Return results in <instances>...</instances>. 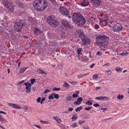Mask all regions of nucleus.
Instances as JSON below:
<instances>
[{"label":"nucleus","mask_w":129,"mask_h":129,"mask_svg":"<svg viewBox=\"0 0 129 129\" xmlns=\"http://www.w3.org/2000/svg\"><path fill=\"white\" fill-rule=\"evenodd\" d=\"M48 6L46 0H36L33 3L35 9L40 12L45 10Z\"/></svg>","instance_id":"1"},{"label":"nucleus","mask_w":129,"mask_h":129,"mask_svg":"<svg viewBox=\"0 0 129 129\" xmlns=\"http://www.w3.org/2000/svg\"><path fill=\"white\" fill-rule=\"evenodd\" d=\"M72 19L75 23L76 24L78 23V25L83 26L86 23L85 19L81 14L76 13L74 14L72 16Z\"/></svg>","instance_id":"2"},{"label":"nucleus","mask_w":129,"mask_h":129,"mask_svg":"<svg viewBox=\"0 0 129 129\" xmlns=\"http://www.w3.org/2000/svg\"><path fill=\"white\" fill-rule=\"evenodd\" d=\"M109 40L108 38L105 36L99 35L96 38V42L100 44V46L101 50H103L105 49V47L108 44V41Z\"/></svg>","instance_id":"3"},{"label":"nucleus","mask_w":129,"mask_h":129,"mask_svg":"<svg viewBox=\"0 0 129 129\" xmlns=\"http://www.w3.org/2000/svg\"><path fill=\"white\" fill-rule=\"evenodd\" d=\"M26 21L24 20H20L18 22L15 23L14 24V29L16 31L18 32H20L22 27L25 24Z\"/></svg>","instance_id":"4"},{"label":"nucleus","mask_w":129,"mask_h":129,"mask_svg":"<svg viewBox=\"0 0 129 129\" xmlns=\"http://www.w3.org/2000/svg\"><path fill=\"white\" fill-rule=\"evenodd\" d=\"M47 22L51 26L54 27L57 26L58 25V23L57 20H55L54 18L50 16H49L47 17Z\"/></svg>","instance_id":"5"},{"label":"nucleus","mask_w":129,"mask_h":129,"mask_svg":"<svg viewBox=\"0 0 129 129\" xmlns=\"http://www.w3.org/2000/svg\"><path fill=\"white\" fill-rule=\"evenodd\" d=\"M3 3L5 7V10L8 12L11 13L13 10L14 8L10 2L7 0L3 1Z\"/></svg>","instance_id":"6"},{"label":"nucleus","mask_w":129,"mask_h":129,"mask_svg":"<svg viewBox=\"0 0 129 129\" xmlns=\"http://www.w3.org/2000/svg\"><path fill=\"white\" fill-rule=\"evenodd\" d=\"M122 28V24L117 23L113 26L112 30L114 32H118L121 30Z\"/></svg>","instance_id":"7"},{"label":"nucleus","mask_w":129,"mask_h":129,"mask_svg":"<svg viewBox=\"0 0 129 129\" xmlns=\"http://www.w3.org/2000/svg\"><path fill=\"white\" fill-rule=\"evenodd\" d=\"M59 11L62 14L67 16L70 14V12L65 7L61 6L59 9Z\"/></svg>","instance_id":"8"},{"label":"nucleus","mask_w":129,"mask_h":129,"mask_svg":"<svg viewBox=\"0 0 129 129\" xmlns=\"http://www.w3.org/2000/svg\"><path fill=\"white\" fill-rule=\"evenodd\" d=\"M61 23L62 26H63L65 28H72L73 26L71 25L65 19L61 20Z\"/></svg>","instance_id":"9"},{"label":"nucleus","mask_w":129,"mask_h":129,"mask_svg":"<svg viewBox=\"0 0 129 129\" xmlns=\"http://www.w3.org/2000/svg\"><path fill=\"white\" fill-rule=\"evenodd\" d=\"M77 31L78 36H79V37L81 38V40L86 37L85 36L83 32L81 30H78Z\"/></svg>","instance_id":"10"},{"label":"nucleus","mask_w":129,"mask_h":129,"mask_svg":"<svg viewBox=\"0 0 129 129\" xmlns=\"http://www.w3.org/2000/svg\"><path fill=\"white\" fill-rule=\"evenodd\" d=\"M82 42H83L82 45L83 46H84L85 45L88 44L90 43V40L89 39L87 38L86 37L83 39H82L81 40Z\"/></svg>","instance_id":"11"},{"label":"nucleus","mask_w":129,"mask_h":129,"mask_svg":"<svg viewBox=\"0 0 129 129\" xmlns=\"http://www.w3.org/2000/svg\"><path fill=\"white\" fill-rule=\"evenodd\" d=\"M8 105L10 107H11L12 108H14L17 109H20L21 108V106L17 104L12 103H8Z\"/></svg>","instance_id":"12"},{"label":"nucleus","mask_w":129,"mask_h":129,"mask_svg":"<svg viewBox=\"0 0 129 129\" xmlns=\"http://www.w3.org/2000/svg\"><path fill=\"white\" fill-rule=\"evenodd\" d=\"M24 85H25L26 86V88L27 89L30 90L31 85V84L28 82L26 83H24Z\"/></svg>","instance_id":"13"},{"label":"nucleus","mask_w":129,"mask_h":129,"mask_svg":"<svg viewBox=\"0 0 129 129\" xmlns=\"http://www.w3.org/2000/svg\"><path fill=\"white\" fill-rule=\"evenodd\" d=\"M28 20L32 22H36L37 21V19L35 18H33L32 17H28Z\"/></svg>","instance_id":"14"},{"label":"nucleus","mask_w":129,"mask_h":129,"mask_svg":"<svg viewBox=\"0 0 129 129\" xmlns=\"http://www.w3.org/2000/svg\"><path fill=\"white\" fill-rule=\"evenodd\" d=\"M91 1L94 2V3L96 4L98 6L100 5V4L101 3V0H90Z\"/></svg>","instance_id":"15"},{"label":"nucleus","mask_w":129,"mask_h":129,"mask_svg":"<svg viewBox=\"0 0 129 129\" xmlns=\"http://www.w3.org/2000/svg\"><path fill=\"white\" fill-rule=\"evenodd\" d=\"M34 33L35 34L38 35L40 33V31L39 29L37 28H36L34 29Z\"/></svg>","instance_id":"16"},{"label":"nucleus","mask_w":129,"mask_h":129,"mask_svg":"<svg viewBox=\"0 0 129 129\" xmlns=\"http://www.w3.org/2000/svg\"><path fill=\"white\" fill-rule=\"evenodd\" d=\"M0 121L2 123H3L4 122H8V121H7L3 117H2L1 115H0Z\"/></svg>","instance_id":"17"},{"label":"nucleus","mask_w":129,"mask_h":129,"mask_svg":"<svg viewBox=\"0 0 129 129\" xmlns=\"http://www.w3.org/2000/svg\"><path fill=\"white\" fill-rule=\"evenodd\" d=\"M50 1L53 5L56 6L58 5V3L55 0H50Z\"/></svg>","instance_id":"18"},{"label":"nucleus","mask_w":129,"mask_h":129,"mask_svg":"<svg viewBox=\"0 0 129 129\" xmlns=\"http://www.w3.org/2000/svg\"><path fill=\"white\" fill-rule=\"evenodd\" d=\"M53 118L55 119V120L59 123H60L61 122V120L60 119L58 118V117H57L56 116V117L54 116L53 117Z\"/></svg>","instance_id":"19"},{"label":"nucleus","mask_w":129,"mask_h":129,"mask_svg":"<svg viewBox=\"0 0 129 129\" xmlns=\"http://www.w3.org/2000/svg\"><path fill=\"white\" fill-rule=\"evenodd\" d=\"M38 71H39V72L40 74H44V75L43 76H46L47 75V74L46 73L44 72L40 69H38Z\"/></svg>","instance_id":"20"},{"label":"nucleus","mask_w":129,"mask_h":129,"mask_svg":"<svg viewBox=\"0 0 129 129\" xmlns=\"http://www.w3.org/2000/svg\"><path fill=\"white\" fill-rule=\"evenodd\" d=\"M18 5L19 6L23 8L25 7V4L22 3L21 2L19 3H18Z\"/></svg>","instance_id":"21"},{"label":"nucleus","mask_w":129,"mask_h":129,"mask_svg":"<svg viewBox=\"0 0 129 129\" xmlns=\"http://www.w3.org/2000/svg\"><path fill=\"white\" fill-rule=\"evenodd\" d=\"M52 95H53L54 98V97L56 99H58L59 97V96L58 94H55V93H52Z\"/></svg>","instance_id":"22"},{"label":"nucleus","mask_w":129,"mask_h":129,"mask_svg":"<svg viewBox=\"0 0 129 129\" xmlns=\"http://www.w3.org/2000/svg\"><path fill=\"white\" fill-rule=\"evenodd\" d=\"M123 97V95H120V94L118 95L117 96V98L118 99L120 100H121L122 99Z\"/></svg>","instance_id":"23"},{"label":"nucleus","mask_w":129,"mask_h":129,"mask_svg":"<svg viewBox=\"0 0 129 129\" xmlns=\"http://www.w3.org/2000/svg\"><path fill=\"white\" fill-rule=\"evenodd\" d=\"M116 71L117 72H121L122 69H121L120 67H117L116 68Z\"/></svg>","instance_id":"24"},{"label":"nucleus","mask_w":129,"mask_h":129,"mask_svg":"<svg viewBox=\"0 0 129 129\" xmlns=\"http://www.w3.org/2000/svg\"><path fill=\"white\" fill-rule=\"evenodd\" d=\"M27 68H25L24 67L22 68L20 71V73H23L26 70Z\"/></svg>","instance_id":"25"},{"label":"nucleus","mask_w":129,"mask_h":129,"mask_svg":"<svg viewBox=\"0 0 129 129\" xmlns=\"http://www.w3.org/2000/svg\"><path fill=\"white\" fill-rule=\"evenodd\" d=\"M84 2H81V5L83 7H86L88 5V4H86V5H85V0L84 1Z\"/></svg>","instance_id":"26"},{"label":"nucleus","mask_w":129,"mask_h":129,"mask_svg":"<svg viewBox=\"0 0 129 129\" xmlns=\"http://www.w3.org/2000/svg\"><path fill=\"white\" fill-rule=\"evenodd\" d=\"M82 49V48H79L77 49V53L78 55H79L80 54H82L80 52H81Z\"/></svg>","instance_id":"27"},{"label":"nucleus","mask_w":129,"mask_h":129,"mask_svg":"<svg viewBox=\"0 0 129 129\" xmlns=\"http://www.w3.org/2000/svg\"><path fill=\"white\" fill-rule=\"evenodd\" d=\"M82 97H80L77 99V101L79 102V104H80L81 102L82 101Z\"/></svg>","instance_id":"28"},{"label":"nucleus","mask_w":129,"mask_h":129,"mask_svg":"<svg viewBox=\"0 0 129 129\" xmlns=\"http://www.w3.org/2000/svg\"><path fill=\"white\" fill-rule=\"evenodd\" d=\"M103 101L104 100H109L110 99L109 98L107 97V96H104L103 97V98L102 99Z\"/></svg>","instance_id":"29"},{"label":"nucleus","mask_w":129,"mask_h":129,"mask_svg":"<svg viewBox=\"0 0 129 129\" xmlns=\"http://www.w3.org/2000/svg\"><path fill=\"white\" fill-rule=\"evenodd\" d=\"M85 104L86 105L87 104L88 105H92V103L90 101H88Z\"/></svg>","instance_id":"30"},{"label":"nucleus","mask_w":129,"mask_h":129,"mask_svg":"<svg viewBox=\"0 0 129 129\" xmlns=\"http://www.w3.org/2000/svg\"><path fill=\"white\" fill-rule=\"evenodd\" d=\"M128 54V53L126 52V53H123L120 54V55L121 56H124L127 55Z\"/></svg>","instance_id":"31"},{"label":"nucleus","mask_w":129,"mask_h":129,"mask_svg":"<svg viewBox=\"0 0 129 129\" xmlns=\"http://www.w3.org/2000/svg\"><path fill=\"white\" fill-rule=\"evenodd\" d=\"M75 115L77 116L76 114H75L74 115L72 118V121H73L74 120H76L77 118V117L75 116Z\"/></svg>","instance_id":"32"},{"label":"nucleus","mask_w":129,"mask_h":129,"mask_svg":"<svg viewBox=\"0 0 129 129\" xmlns=\"http://www.w3.org/2000/svg\"><path fill=\"white\" fill-rule=\"evenodd\" d=\"M71 126L72 127H78V125H77V124L76 123H74V124H72L71 125Z\"/></svg>","instance_id":"33"},{"label":"nucleus","mask_w":129,"mask_h":129,"mask_svg":"<svg viewBox=\"0 0 129 129\" xmlns=\"http://www.w3.org/2000/svg\"><path fill=\"white\" fill-rule=\"evenodd\" d=\"M35 79H33L31 80L30 81L31 84H33L35 82Z\"/></svg>","instance_id":"34"},{"label":"nucleus","mask_w":129,"mask_h":129,"mask_svg":"<svg viewBox=\"0 0 129 129\" xmlns=\"http://www.w3.org/2000/svg\"><path fill=\"white\" fill-rule=\"evenodd\" d=\"M53 96V95H52V94H50L48 96L49 99H53L54 98Z\"/></svg>","instance_id":"35"},{"label":"nucleus","mask_w":129,"mask_h":129,"mask_svg":"<svg viewBox=\"0 0 129 129\" xmlns=\"http://www.w3.org/2000/svg\"><path fill=\"white\" fill-rule=\"evenodd\" d=\"M103 97L102 96H100L99 97H96L95 99H98L99 100H101L103 101L102 99Z\"/></svg>","instance_id":"36"},{"label":"nucleus","mask_w":129,"mask_h":129,"mask_svg":"<svg viewBox=\"0 0 129 129\" xmlns=\"http://www.w3.org/2000/svg\"><path fill=\"white\" fill-rule=\"evenodd\" d=\"M60 89V88H57L56 87H54V88L53 89V90H56V91H58Z\"/></svg>","instance_id":"37"},{"label":"nucleus","mask_w":129,"mask_h":129,"mask_svg":"<svg viewBox=\"0 0 129 129\" xmlns=\"http://www.w3.org/2000/svg\"><path fill=\"white\" fill-rule=\"evenodd\" d=\"M63 86L66 87H68L69 86V84L67 82H66L64 83V84Z\"/></svg>","instance_id":"38"},{"label":"nucleus","mask_w":129,"mask_h":129,"mask_svg":"<svg viewBox=\"0 0 129 129\" xmlns=\"http://www.w3.org/2000/svg\"><path fill=\"white\" fill-rule=\"evenodd\" d=\"M72 96H73V98H76L78 96V95L77 94H76L75 93H74L73 94Z\"/></svg>","instance_id":"39"},{"label":"nucleus","mask_w":129,"mask_h":129,"mask_svg":"<svg viewBox=\"0 0 129 129\" xmlns=\"http://www.w3.org/2000/svg\"><path fill=\"white\" fill-rule=\"evenodd\" d=\"M92 107H86L85 109V110H89Z\"/></svg>","instance_id":"40"},{"label":"nucleus","mask_w":129,"mask_h":129,"mask_svg":"<svg viewBox=\"0 0 129 129\" xmlns=\"http://www.w3.org/2000/svg\"><path fill=\"white\" fill-rule=\"evenodd\" d=\"M79 123L80 124H81L85 122V121L84 120H79L78 121Z\"/></svg>","instance_id":"41"},{"label":"nucleus","mask_w":129,"mask_h":129,"mask_svg":"<svg viewBox=\"0 0 129 129\" xmlns=\"http://www.w3.org/2000/svg\"><path fill=\"white\" fill-rule=\"evenodd\" d=\"M71 98V96H68L67 98H66L67 99V101H71L72 100V99Z\"/></svg>","instance_id":"42"},{"label":"nucleus","mask_w":129,"mask_h":129,"mask_svg":"<svg viewBox=\"0 0 129 129\" xmlns=\"http://www.w3.org/2000/svg\"><path fill=\"white\" fill-rule=\"evenodd\" d=\"M94 27L95 29H98L99 28V26L97 24H95L94 26Z\"/></svg>","instance_id":"43"},{"label":"nucleus","mask_w":129,"mask_h":129,"mask_svg":"<svg viewBox=\"0 0 129 129\" xmlns=\"http://www.w3.org/2000/svg\"><path fill=\"white\" fill-rule=\"evenodd\" d=\"M106 72L108 73L107 74L108 75H110L111 74L112 72L111 70H109Z\"/></svg>","instance_id":"44"},{"label":"nucleus","mask_w":129,"mask_h":129,"mask_svg":"<svg viewBox=\"0 0 129 129\" xmlns=\"http://www.w3.org/2000/svg\"><path fill=\"white\" fill-rule=\"evenodd\" d=\"M98 77V75L97 74L94 75L93 76V77L94 79H96Z\"/></svg>","instance_id":"45"},{"label":"nucleus","mask_w":129,"mask_h":129,"mask_svg":"<svg viewBox=\"0 0 129 129\" xmlns=\"http://www.w3.org/2000/svg\"><path fill=\"white\" fill-rule=\"evenodd\" d=\"M40 122L41 123H43L44 124H46L47 123V121H43V120H41L40 121Z\"/></svg>","instance_id":"46"},{"label":"nucleus","mask_w":129,"mask_h":129,"mask_svg":"<svg viewBox=\"0 0 129 129\" xmlns=\"http://www.w3.org/2000/svg\"><path fill=\"white\" fill-rule=\"evenodd\" d=\"M50 92V91L49 89H46L44 91V94H46Z\"/></svg>","instance_id":"47"},{"label":"nucleus","mask_w":129,"mask_h":129,"mask_svg":"<svg viewBox=\"0 0 129 129\" xmlns=\"http://www.w3.org/2000/svg\"><path fill=\"white\" fill-rule=\"evenodd\" d=\"M41 100V98L40 97H39L37 99V102L39 103L40 102Z\"/></svg>","instance_id":"48"},{"label":"nucleus","mask_w":129,"mask_h":129,"mask_svg":"<svg viewBox=\"0 0 129 129\" xmlns=\"http://www.w3.org/2000/svg\"><path fill=\"white\" fill-rule=\"evenodd\" d=\"M74 104L75 105H79L80 104H79V102L78 101H76L74 102Z\"/></svg>","instance_id":"49"},{"label":"nucleus","mask_w":129,"mask_h":129,"mask_svg":"<svg viewBox=\"0 0 129 129\" xmlns=\"http://www.w3.org/2000/svg\"><path fill=\"white\" fill-rule=\"evenodd\" d=\"M83 127L84 129H89V127L87 126H84Z\"/></svg>","instance_id":"50"},{"label":"nucleus","mask_w":129,"mask_h":129,"mask_svg":"<svg viewBox=\"0 0 129 129\" xmlns=\"http://www.w3.org/2000/svg\"><path fill=\"white\" fill-rule=\"evenodd\" d=\"M100 105L98 104H94L93 105V106L95 107H97L99 106Z\"/></svg>","instance_id":"51"},{"label":"nucleus","mask_w":129,"mask_h":129,"mask_svg":"<svg viewBox=\"0 0 129 129\" xmlns=\"http://www.w3.org/2000/svg\"><path fill=\"white\" fill-rule=\"evenodd\" d=\"M89 74V73H85V74H84L83 75H82L83 76V77H84L85 76H86L87 75H88Z\"/></svg>","instance_id":"52"},{"label":"nucleus","mask_w":129,"mask_h":129,"mask_svg":"<svg viewBox=\"0 0 129 129\" xmlns=\"http://www.w3.org/2000/svg\"><path fill=\"white\" fill-rule=\"evenodd\" d=\"M78 77L79 79H80L82 78L83 77L82 75H80L79 76H78Z\"/></svg>","instance_id":"53"},{"label":"nucleus","mask_w":129,"mask_h":129,"mask_svg":"<svg viewBox=\"0 0 129 129\" xmlns=\"http://www.w3.org/2000/svg\"><path fill=\"white\" fill-rule=\"evenodd\" d=\"M34 125L36 127H37L39 128H41V127L39 125H35V124Z\"/></svg>","instance_id":"54"},{"label":"nucleus","mask_w":129,"mask_h":129,"mask_svg":"<svg viewBox=\"0 0 129 129\" xmlns=\"http://www.w3.org/2000/svg\"><path fill=\"white\" fill-rule=\"evenodd\" d=\"M0 113H3L5 114H6V113L4 112H3L2 111H0Z\"/></svg>","instance_id":"55"},{"label":"nucleus","mask_w":129,"mask_h":129,"mask_svg":"<svg viewBox=\"0 0 129 129\" xmlns=\"http://www.w3.org/2000/svg\"><path fill=\"white\" fill-rule=\"evenodd\" d=\"M109 65H110V63H106L103 66H109Z\"/></svg>","instance_id":"56"},{"label":"nucleus","mask_w":129,"mask_h":129,"mask_svg":"<svg viewBox=\"0 0 129 129\" xmlns=\"http://www.w3.org/2000/svg\"><path fill=\"white\" fill-rule=\"evenodd\" d=\"M73 110V108H69V111H72Z\"/></svg>","instance_id":"57"},{"label":"nucleus","mask_w":129,"mask_h":129,"mask_svg":"<svg viewBox=\"0 0 129 129\" xmlns=\"http://www.w3.org/2000/svg\"><path fill=\"white\" fill-rule=\"evenodd\" d=\"M94 63L92 64L90 66V68H92L94 66Z\"/></svg>","instance_id":"58"},{"label":"nucleus","mask_w":129,"mask_h":129,"mask_svg":"<svg viewBox=\"0 0 129 129\" xmlns=\"http://www.w3.org/2000/svg\"><path fill=\"white\" fill-rule=\"evenodd\" d=\"M24 82V81L22 80V81H21L20 82H19V83L18 84H21L23 83Z\"/></svg>","instance_id":"59"},{"label":"nucleus","mask_w":129,"mask_h":129,"mask_svg":"<svg viewBox=\"0 0 129 129\" xmlns=\"http://www.w3.org/2000/svg\"><path fill=\"white\" fill-rule=\"evenodd\" d=\"M36 88V87H33L32 88V89L34 91H35V89Z\"/></svg>","instance_id":"60"},{"label":"nucleus","mask_w":129,"mask_h":129,"mask_svg":"<svg viewBox=\"0 0 129 129\" xmlns=\"http://www.w3.org/2000/svg\"><path fill=\"white\" fill-rule=\"evenodd\" d=\"M61 36L62 38H64V35L63 34H62L61 35Z\"/></svg>","instance_id":"61"},{"label":"nucleus","mask_w":129,"mask_h":129,"mask_svg":"<svg viewBox=\"0 0 129 129\" xmlns=\"http://www.w3.org/2000/svg\"><path fill=\"white\" fill-rule=\"evenodd\" d=\"M79 107V111H80V110L81 109H82L83 108L81 106H80Z\"/></svg>","instance_id":"62"},{"label":"nucleus","mask_w":129,"mask_h":129,"mask_svg":"<svg viewBox=\"0 0 129 129\" xmlns=\"http://www.w3.org/2000/svg\"><path fill=\"white\" fill-rule=\"evenodd\" d=\"M24 13L23 12H21L20 13L19 15L20 16H21Z\"/></svg>","instance_id":"63"},{"label":"nucleus","mask_w":129,"mask_h":129,"mask_svg":"<svg viewBox=\"0 0 129 129\" xmlns=\"http://www.w3.org/2000/svg\"><path fill=\"white\" fill-rule=\"evenodd\" d=\"M45 100V98H43L41 100V101H44Z\"/></svg>","instance_id":"64"}]
</instances>
